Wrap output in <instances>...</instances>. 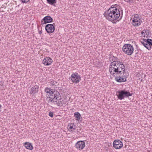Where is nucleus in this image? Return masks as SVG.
<instances>
[{
  "label": "nucleus",
  "instance_id": "nucleus-1",
  "mask_svg": "<svg viewBox=\"0 0 152 152\" xmlns=\"http://www.w3.org/2000/svg\"><path fill=\"white\" fill-rule=\"evenodd\" d=\"M45 91L49 94V97H48L47 99L49 103L50 102H54L58 106L63 107L65 106L67 104L64 99L61 98L60 93L57 90L46 88Z\"/></svg>",
  "mask_w": 152,
  "mask_h": 152
},
{
  "label": "nucleus",
  "instance_id": "nucleus-2",
  "mask_svg": "<svg viewBox=\"0 0 152 152\" xmlns=\"http://www.w3.org/2000/svg\"><path fill=\"white\" fill-rule=\"evenodd\" d=\"M125 66L123 63L120 61H114L111 62L109 66V71L111 75L115 76V73L117 75L121 73L125 69Z\"/></svg>",
  "mask_w": 152,
  "mask_h": 152
},
{
  "label": "nucleus",
  "instance_id": "nucleus-3",
  "mask_svg": "<svg viewBox=\"0 0 152 152\" xmlns=\"http://www.w3.org/2000/svg\"><path fill=\"white\" fill-rule=\"evenodd\" d=\"M104 15L108 20L114 21L118 20L120 17V12L117 8L113 7L105 12Z\"/></svg>",
  "mask_w": 152,
  "mask_h": 152
},
{
  "label": "nucleus",
  "instance_id": "nucleus-4",
  "mask_svg": "<svg viewBox=\"0 0 152 152\" xmlns=\"http://www.w3.org/2000/svg\"><path fill=\"white\" fill-rule=\"evenodd\" d=\"M129 75L128 71L124 70L121 73H118L117 76H115V79L116 81L119 83H122L126 81V78Z\"/></svg>",
  "mask_w": 152,
  "mask_h": 152
},
{
  "label": "nucleus",
  "instance_id": "nucleus-5",
  "mask_svg": "<svg viewBox=\"0 0 152 152\" xmlns=\"http://www.w3.org/2000/svg\"><path fill=\"white\" fill-rule=\"evenodd\" d=\"M122 50L124 53L130 56L133 53L134 48L130 44H125L123 47Z\"/></svg>",
  "mask_w": 152,
  "mask_h": 152
},
{
  "label": "nucleus",
  "instance_id": "nucleus-6",
  "mask_svg": "<svg viewBox=\"0 0 152 152\" xmlns=\"http://www.w3.org/2000/svg\"><path fill=\"white\" fill-rule=\"evenodd\" d=\"M69 79H70L73 83H78L81 80V77L77 73H75L72 75Z\"/></svg>",
  "mask_w": 152,
  "mask_h": 152
},
{
  "label": "nucleus",
  "instance_id": "nucleus-7",
  "mask_svg": "<svg viewBox=\"0 0 152 152\" xmlns=\"http://www.w3.org/2000/svg\"><path fill=\"white\" fill-rule=\"evenodd\" d=\"M55 24H47L45 27V29L48 33H53L55 29Z\"/></svg>",
  "mask_w": 152,
  "mask_h": 152
},
{
  "label": "nucleus",
  "instance_id": "nucleus-8",
  "mask_svg": "<svg viewBox=\"0 0 152 152\" xmlns=\"http://www.w3.org/2000/svg\"><path fill=\"white\" fill-rule=\"evenodd\" d=\"M113 147L115 149H120L123 146L122 142L119 140H115L113 143Z\"/></svg>",
  "mask_w": 152,
  "mask_h": 152
},
{
  "label": "nucleus",
  "instance_id": "nucleus-9",
  "mask_svg": "<svg viewBox=\"0 0 152 152\" xmlns=\"http://www.w3.org/2000/svg\"><path fill=\"white\" fill-rule=\"evenodd\" d=\"M53 18L49 16H47L44 17L41 21L42 25L52 22Z\"/></svg>",
  "mask_w": 152,
  "mask_h": 152
},
{
  "label": "nucleus",
  "instance_id": "nucleus-10",
  "mask_svg": "<svg viewBox=\"0 0 152 152\" xmlns=\"http://www.w3.org/2000/svg\"><path fill=\"white\" fill-rule=\"evenodd\" d=\"M76 148L80 150L83 149L85 146V143L83 141H78L75 144Z\"/></svg>",
  "mask_w": 152,
  "mask_h": 152
},
{
  "label": "nucleus",
  "instance_id": "nucleus-11",
  "mask_svg": "<svg viewBox=\"0 0 152 152\" xmlns=\"http://www.w3.org/2000/svg\"><path fill=\"white\" fill-rule=\"evenodd\" d=\"M52 61V60L50 58L46 57L43 60L42 63L45 65L48 66L51 64Z\"/></svg>",
  "mask_w": 152,
  "mask_h": 152
},
{
  "label": "nucleus",
  "instance_id": "nucleus-12",
  "mask_svg": "<svg viewBox=\"0 0 152 152\" xmlns=\"http://www.w3.org/2000/svg\"><path fill=\"white\" fill-rule=\"evenodd\" d=\"M39 88V87L37 85H35L31 88L30 91V94L33 95L36 94L38 91Z\"/></svg>",
  "mask_w": 152,
  "mask_h": 152
},
{
  "label": "nucleus",
  "instance_id": "nucleus-13",
  "mask_svg": "<svg viewBox=\"0 0 152 152\" xmlns=\"http://www.w3.org/2000/svg\"><path fill=\"white\" fill-rule=\"evenodd\" d=\"M142 20L141 19H133L132 20V25L134 26H139L141 24Z\"/></svg>",
  "mask_w": 152,
  "mask_h": 152
},
{
  "label": "nucleus",
  "instance_id": "nucleus-14",
  "mask_svg": "<svg viewBox=\"0 0 152 152\" xmlns=\"http://www.w3.org/2000/svg\"><path fill=\"white\" fill-rule=\"evenodd\" d=\"M24 146L28 149L32 150L33 149V147L31 143L29 142H26L24 143Z\"/></svg>",
  "mask_w": 152,
  "mask_h": 152
},
{
  "label": "nucleus",
  "instance_id": "nucleus-15",
  "mask_svg": "<svg viewBox=\"0 0 152 152\" xmlns=\"http://www.w3.org/2000/svg\"><path fill=\"white\" fill-rule=\"evenodd\" d=\"M118 94L117 95L118 98L120 100H122L124 99L122 90L118 91L117 92Z\"/></svg>",
  "mask_w": 152,
  "mask_h": 152
},
{
  "label": "nucleus",
  "instance_id": "nucleus-16",
  "mask_svg": "<svg viewBox=\"0 0 152 152\" xmlns=\"http://www.w3.org/2000/svg\"><path fill=\"white\" fill-rule=\"evenodd\" d=\"M68 129L69 131H72L75 129V126L73 123H69L68 125Z\"/></svg>",
  "mask_w": 152,
  "mask_h": 152
},
{
  "label": "nucleus",
  "instance_id": "nucleus-17",
  "mask_svg": "<svg viewBox=\"0 0 152 152\" xmlns=\"http://www.w3.org/2000/svg\"><path fill=\"white\" fill-rule=\"evenodd\" d=\"M124 98L125 97H128L132 95V94L130 93L129 91L125 90H122Z\"/></svg>",
  "mask_w": 152,
  "mask_h": 152
},
{
  "label": "nucleus",
  "instance_id": "nucleus-18",
  "mask_svg": "<svg viewBox=\"0 0 152 152\" xmlns=\"http://www.w3.org/2000/svg\"><path fill=\"white\" fill-rule=\"evenodd\" d=\"M74 116L77 118V120H79L81 118V115L78 112H75L74 114Z\"/></svg>",
  "mask_w": 152,
  "mask_h": 152
},
{
  "label": "nucleus",
  "instance_id": "nucleus-19",
  "mask_svg": "<svg viewBox=\"0 0 152 152\" xmlns=\"http://www.w3.org/2000/svg\"><path fill=\"white\" fill-rule=\"evenodd\" d=\"M47 2L50 4L53 5L56 3L57 0H46Z\"/></svg>",
  "mask_w": 152,
  "mask_h": 152
},
{
  "label": "nucleus",
  "instance_id": "nucleus-20",
  "mask_svg": "<svg viewBox=\"0 0 152 152\" xmlns=\"http://www.w3.org/2000/svg\"><path fill=\"white\" fill-rule=\"evenodd\" d=\"M117 59V58L115 57L114 56H112L110 58L109 60L110 61H118L116 60Z\"/></svg>",
  "mask_w": 152,
  "mask_h": 152
},
{
  "label": "nucleus",
  "instance_id": "nucleus-21",
  "mask_svg": "<svg viewBox=\"0 0 152 152\" xmlns=\"http://www.w3.org/2000/svg\"><path fill=\"white\" fill-rule=\"evenodd\" d=\"M50 84L52 85V86H57L58 85V83L57 82L54 81L52 80L50 82Z\"/></svg>",
  "mask_w": 152,
  "mask_h": 152
},
{
  "label": "nucleus",
  "instance_id": "nucleus-22",
  "mask_svg": "<svg viewBox=\"0 0 152 152\" xmlns=\"http://www.w3.org/2000/svg\"><path fill=\"white\" fill-rule=\"evenodd\" d=\"M147 43H148L150 46H152V39H148L146 40Z\"/></svg>",
  "mask_w": 152,
  "mask_h": 152
},
{
  "label": "nucleus",
  "instance_id": "nucleus-23",
  "mask_svg": "<svg viewBox=\"0 0 152 152\" xmlns=\"http://www.w3.org/2000/svg\"><path fill=\"white\" fill-rule=\"evenodd\" d=\"M148 50H150L151 48V47L147 42L146 43L145 45V47Z\"/></svg>",
  "mask_w": 152,
  "mask_h": 152
},
{
  "label": "nucleus",
  "instance_id": "nucleus-24",
  "mask_svg": "<svg viewBox=\"0 0 152 152\" xmlns=\"http://www.w3.org/2000/svg\"><path fill=\"white\" fill-rule=\"evenodd\" d=\"M134 0H124L125 1L129 4L133 3L134 2Z\"/></svg>",
  "mask_w": 152,
  "mask_h": 152
},
{
  "label": "nucleus",
  "instance_id": "nucleus-25",
  "mask_svg": "<svg viewBox=\"0 0 152 152\" xmlns=\"http://www.w3.org/2000/svg\"><path fill=\"white\" fill-rule=\"evenodd\" d=\"M144 31H145V32L146 33V34L149 35L150 34V32L149 30H144Z\"/></svg>",
  "mask_w": 152,
  "mask_h": 152
},
{
  "label": "nucleus",
  "instance_id": "nucleus-26",
  "mask_svg": "<svg viewBox=\"0 0 152 152\" xmlns=\"http://www.w3.org/2000/svg\"><path fill=\"white\" fill-rule=\"evenodd\" d=\"M138 16H139V15H138V14H135L134 15V17L133 18V19H136L137 18V19H140V18H139Z\"/></svg>",
  "mask_w": 152,
  "mask_h": 152
},
{
  "label": "nucleus",
  "instance_id": "nucleus-27",
  "mask_svg": "<svg viewBox=\"0 0 152 152\" xmlns=\"http://www.w3.org/2000/svg\"><path fill=\"white\" fill-rule=\"evenodd\" d=\"M49 115L50 116L52 117L53 116V112L51 111L49 113Z\"/></svg>",
  "mask_w": 152,
  "mask_h": 152
},
{
  "label": "nucleus",
  "instance_id": "nucleus-28",
  "mask_svg": "<svg viewBox=\"0 0 152 152\" xmlns=\"http://www.w3.org/2000/svg\"><path fill=\"white\" fill-rule=\"evenodd\" d=\"M20 1L23 3H27L30 0H20Z\"/></svg>",
  "mask_w": 152,
  "mask_h": 152
},
{
  "label": "nucleus",
  "instance_id": "nucleus-29",
  "mask_svg": "<svg viewBox=\"0 0 152 152\" xmlns=\"http://www.w3.org/2000/svg\"><path fill=\"white\" fill-rule=\"evenodd\" d=\"M141 43L142 44V45L145 47V44L146 43H145V42L144 41H141Z\"/></svg>",
  "mask_w": 152,
  "mask_h": 152
},
{
  "label": "nucleus",
  "instance_id": "nucleus-30",
  "mask_svg": "<svg viewBox=\"0 0 152 152\" xmlns=\"http://www.w3.org/2000/svg\"><path fill=\"white\" fill-rule=\"evenodd\" d=\"M139 50H135V52H136V54H137L138 53Z\"/></svg>",
  "mask_w": 152,
  "mask_h": 152
},
{
  "label": "nucleus",
  "instance_id": "nucleus-31",
  "mask_svg": "<svg viewBox=\"0 0 152 152\" xmlns=\"http://www.w3.org/2000/svg\"><path fill=\"white\" fill-rule=\"evenodd\" d=\"M39 34H42V30H41V31H39Z\"/></svg>",
  "mask_w": 152,
  "mask_h": 152
},
{
  "label": "nucleus",
  "instance_id": "nucleus-32",
  "mask_svg": "<svg viewBox=\"0 0 152 152\" xmlns=\"http://www.w3.org/2000/svg\"><path fill=\"white\" fill-rule=\"evenodd\" d=\"M147 39H144L143 40H144V41L145 42V43H146L147 42V41H146V40Z\"/></svg>",
  "mask_w": 152,
  "mask_h": 152
},
{
  "label": "nucleus",
  "instance_id": "nucleus-33",
  "mask_svg": "<svg viewBox=\"0 0 152 152\" xmlns=\"http://www.w3.org/2000/svg\"><path fill=\"white\" fill-rule=\"evenodd\" d=\"M145 32V31H144V30H143V31L142 32H141V34H144Z\"/></svg>",
  "mask_w": 152,
  "mask_h": 152
},
{
  "label": "nucleus",
  "instance_id": "nucleus-34",
  "mask_svg": "<svg viewBox=\"0 0 152 152\" xmlns=\"http://www.w3.org/2000/svg\"><path fill=\"white\" fill-rule=\"evenodd\" d=\"M122 17V14L121 15L120 19H121Z\"/></svg>",
  "mask_w": 152,
  "mask_h": 152
}]
</instances>
